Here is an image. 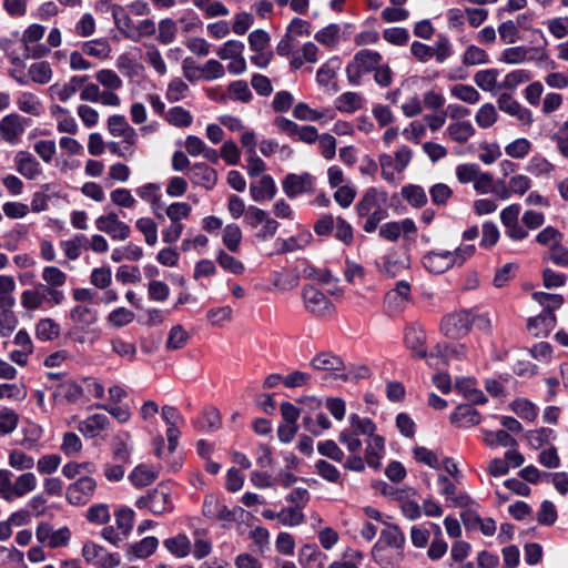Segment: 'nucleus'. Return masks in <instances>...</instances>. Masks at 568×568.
<instances>
[{"mask_svg": "<svg viewBox=\"0 0 568 568\" xmlns=\"http://www.w3.org/2000/svg\"><path fill=\"white\" fill-rule=\"evenodd\" d=\"M106 130L111 136L122 140L121 142L110 141L106 143L110 153L122 159L132 158L135 153L134 146L138 143L139 135L126 118L122 114L109 116L106 120Z\"/></svg>", "mask_w": 568, "mask_h": 568, "instance_id": "f257e3e1", "label": "nucleus"}, {"mask_svg": "<svg viewBox=\"0 0 568 568\" xmlns=\"http://www.w3.org/2000/svg\"><path fill=\"white\" fill-rule=\"evenodd\" d=\"M388 195L385 191L369 187L365 191L358 203L356 212L359 216L366 217L363 230L366 233L376 231L381 221L388 215Z\"/></svg>", "mask_w": 568, "mask_h": 568, "instance_id": "f03ea898", "label": "nucleus"}, {"mask_svg": "<svg viewBox=\"0 0 568 568\" xmlns=\"http://www.w3.org/2000/svg\"><path fill=\"white\" fill-rule=\"evenodd\" d=\"M374 432H376V425L371 418L352 414L348 417V427L339 433L338 440L348 453H359L363 448L359 435H373Z\"/></svg>", "mask_w": 568, "mask_h": 568, "instance_id": "7ed1b4c3", "label": "nucleus"}, {"mask_svg": "<svg viewBox=\"0 0 568 568\" xmlns=\"http://www.w3.org/2000/svg\"><path fill=\"white\" fill-rule=\"evenodd\" d=\"M412 160V150L402 145L394 155L382 153L378 155V164L383 180L390 184H398L402 181V174Z\"/></svg>", "mask_w": 568, "mask_h": 568, "instance_id": "20e7f679", "label": "nucleus"}, {"mask_svg": "<svg viewBox=\"0 0 568 568\" xmlns=\"http://www.w3.org/2000/svg\"><path fill=\"white\" fill-rule=\"evenodd\" d=\"M474 325V315L471 310H456L445 314L439 323L440 333L452 339L465 337Z\"/></svg>", "mask_w": 568, "mask_h": 568, "instance_id": "39448f33", "label": "nucleus"}, {"mask_svg": "<svg viewBox=\"0 0 568 568\" xmlns=\"http://www.w3.org/2000/svg\"><path fill=\"white\" fill-rule=\"evenodd\" d=\"M382 60L383 58L377 51L367 49L358 51L346 67L347 80L352 84L358 85L362 77L375 71Z\"/></svg>", "mask_w": 568, "mask_h": 568, "instance_id": "423d86ee", "label": "nucleus"}, {"mask_svg": "<svg viewBox=\"0 0 568 568\" xmlns=\"http://www.w3.org/2000/svg\"><path fill=\"white\" fill-rule=\"evenodd\" d=\"M64 301V293L44 284H38L32 290H26L21 294V305L28 311H34L44 303L52 306L60 305Z\"/></svg>", "mask_w": 568, "mask_h": 568, "instance_id": "0eeeda50", "label": "nucleus"}, {"mask_svg": "<svg viewBox=\"0 0 568 568\" xmlns=\"http://www.w3.org/2000/svg\"><path fill=\"white\" fill-rule=\"evenodd\" d=\"M135 506L140 509L148 508L154 515L170 513L174 508L171 489L165 484H159L145 496H141Z\"/></svg>", "mask_w": 568, "mask_h": 568, "instance_id": "6e6552de", "label": "nucleus"}, {"mask_svg": "<svg viewBox=\"0 0 568 568\" xmlns=\"http://www.w3.org/2000/svg\"><path fill=\"white\" fill-rule=\"evenodd\" d=\"M301 295L304 308L316 317L331 316L335 311L329 298L314 285H305Z\"/></svg>", "mask_w": 568, "mask_h": 568, "instance_id": "1a4fd4ad", "label": "nucleus"}, {"mask_svg": "<svg viewBox=\"0 0 568 568\" xmlns=\"http://www.w3.org/2000/svg\"><path fill=\"white\" fill-rule=\"evenodd\" d=\"M81 554L89 565L98 568H115L120 564L119 554L109 552L105 548L93 541L85 542Z\"/></svg>", "mask_w": 568, "mask_h": 568, "instance_id": "9d476101", "label": "nucleus"}, {"mask_svg": "<svg viewBox=\"0 0 568 568\" xmlns=\"http://www.w3.org/2000/svg\"><path fill=\"white\" fill-rule=\"evenodd\" d=\"M521 206L513 203L500 212V222L505 227V234L513 241H523L528 237V231L519 223Z\"/></svg>", "mask_w": 568, "mask_h": 568, "instance_id": "9b49d317", "label": "nucleus"}, {"mask_svg": "<svg viewBox=\"0 0 568 568\" xmlns=\"http://www.w3.org/2000/svg\"><path fill=\"white\" fill-rule=\"evenodd\" d=\"M405 541V536L400 529L395 526L387 524L386 527L381 531L379 539L373 548V557L376 562L387 568V565L383 562V552L386 547L400 548Z\"/></svg>", "mask_w": 568, "mask_h": 568, "instance_id": "f8f14e48", "label": "nucleus"}, {"mask_svg": "<svg viewBox=\"0 0 568 568\" xmlns=\"http://www.w3.org/2000/svg\"><path fill=\"white\" fill-rule=\"evenodd\" d=\"M97 486L98 484L92 477H81L69 485L65 491V498L71 505H85L93 497Z\"/></svg>", "mask_w": 568, "mask_h": 568, "instance_id": "ddd939ff", "label": "nucleus"}, {"mask_svg": "<svg viewBox=\"0 0 568 568\" xmlns=\"http://www.w3.org/2000/svg\"><path fill=\"white\" fill-rule=\"evenodd\" d=\"M28 121L18 113H10L0 120V138L10 145H17L26 131Z\"/></svg>", "mask_w": 568, "mask_h": 568, "instance_id": "4468645a", "label": "nucleus"}, {"mask_svg": "<svg viewBox=\"0 0 568 568\" xmlns=\"http://www.w3.org/2000/svg\"><path fill=\"white\" fill-rule=\"evenodd\" d=\"M396 500L399 501L402 511L409 520H415L422 516V506L426 500L414 488L406 487L395 493Z\"/></svg>", "mask_w": 568, "mask_h": 568, "instance_id": "2eb2a0df", "label": "nucleus"}, {"mask_svg": "<svg viewBox=\"0 0 568 568\" xmlns=\"http://www.w3.org/2000/svg\"><path fill=\"white\" fill-rule=\"evenodd\" d=\"M95 227L119 241H125L131 234L130 226L122 222L115 212L99 216L95 220Z\"/></svg>", "mask_w": 568, "mask_h": 568, "instance_id": "dca6fc26", "label": "nucleus"}, {"mask_svg": "<svg viewBox=\"0 0 568 568\" xmlns=\"http://www.w3.org/2000/svg\"><path fill=\"white\" fill-rule=\"evenodd\" d=\"M417 229L413 220L404 219L398 222H388L379 227V236L395 242L400 236L405 240L414 241L416 239Z\"/></svg>", "mask_w": 568, "mask_h": 568, "instance_id": "f3484780", "label": "nucleus"}, {"mask_svg": "<svg viewBox=\"0 0 568 568\" xmlns=\"http://www.w3.org/2000/svg\"><path fill=\"white\" fill-rule=\"evenodd\" d=\"M243 513L240 507L229 509L222 504L214 495H206L202 506V514L204 517L212 520L232 521L235 520L236 514Z\"/></svg>", "mask_w": 568, "mask_h": 568, "instance_id": "a211bd4d", "label": "nucleus"}, {"mask_svg": "<svg viewBox=\"0 0 568 568\" xmlns=\"http://www.w3.org/2000/svg\"><path fill=\"white\" fill-rule=\"evenodd\" d=\"M45 33V28L39 23L30 24L22 33V42L26 47V50L33 59H41L49 54L50 48L45 44H38L34 47H30V44L39 42Z\"/></svg>", "mask_w": 568, "mask_h": 568, "instance_id": "6ab92c4d", "label": "nucleus"}, {"mask_svg": "<svg viewBox=\"0 0 568 568\" xmlns=\"http://www.w3.org/2000/svg\"><path fill=\"white\" fill-rule=\"evenodd\" d=\"M426 333L420 323L407 325L404 333V344L412 355L418 358L426 357Z\"/></svg>", "mask_w": 568, "mask_h": 568, "instance_id": "aec40b11", "label": "nucleus"}, {"mask_svg": "<svg viewBox=\"0 0 568 568\" xmlns=\"http://www.w3.org/2000/svg\"><path fill=\"white\" fill-rule=\"evenodd\" d=\"M314 178L307 172L302 174L290 173L282 182L283 191L290 199L312 192Z\"/></svg>", "mask_w": 568, "mask_h": 568, "instance_id": "412c9836", "label": "nucleus"}, {"mask_svg": "<svg viewBox=\"0 0 568 568\" xmlns=\"http://www.w3.org/2000/svg\"><path fill=\"white\" fill-rule=\"evenodd\" d=\"M410 286L405 281H399L395 288L385 295V308L389 315L399 314L409 301Z\"/></svg>", "mask_w": 568, "mask_h": 568, "instance_id": "4be33fe9", "label": "nucleus"}, {"mask_svg": "<svg viewBox=\"0 0 568 568\" xmlns=\"http://www.w3.org/2000/svg\"><path fill=\"white\" fill-rule=\"evenodd\" d=\"M498 109L510 116H515L523 125H530L534 121L529 109L523 106L509 93H501L497 99Z\"/></svg>", "mask_w": 568, "mask_h": 568, "instance_id": "5701e85b", "label": "nucleus"}, {"mask_svg": "<svg viewBox=\"0 0 568 568\" xmlns=\"http://www.w3.org/2000/svg\"><path fill=\"white\" fill-rule=\"evenodd\" d=\"M187 178L194 185L205 190H213L219 181L216 170L203 162L191 165Z\"/></svg>", "mask_w": 568, "mask_h": 568, "instance_id": "b1692460", "label": "nucleus"}, {"mask_svg": "<svg viewBox=\"0 0 568 568\" xmlns=\"http://www.w3.org/2000/svg\"><path fill=\"white\" fill-rule=\"evenodd\" d=\"M17 171L27 180H36L42 174L38 160L27 151H19L14 155Z\"/></svg>", "mask_w": 568, "mask_h": 568, "instance_id": "393cba45", "label": "nucleus"}, {"mask_svg": "<svg viewBox=\"0 0 568 568\" xmlns=\"http://www.w3.org/2000/svg\"><path fill=\"white\" fill-rule=\"evenodd\" d=\"M456 390L475 405L487 403L485 394L478 388L477 381L473 377H457Z\"/></svg>", "mask_w": 568, "mask_h": 568, "instance_id": "a878e982", "label": "nucleus"}, {"mask_svg": "<svg viewBox=\"0 0 568 568\" xmlns=\"http://www.w3.org/2000/svg\"><path fill=\"white\" fill-rule=\"evenodd\" d=\"M557 324V316L552 312H541L535 317H530L527 323L528 331L536 337L547 336Z\"/></svg>", "mask_w": 568, "mask_h": 568, "instance_id": "bb28decb", "label": "nucleus"}, {"mask_svg": "<svg viewBox=\"0 0 568 568\" xmlns=\"http://www.w3.org/2000/svg\"><path fill=\"white\" fill-rule=\"evenodd\" d=\"M87 80V75H74L67 83H55L51 85L49 88L50 94L52 98H55L61 102H67L77 93Z\"/></svg>", "mask_w": 568, "mask_h": 568, "instance_id": "cd10ccee", "label": "nucleus"}, {"mask_svg": "<svg viewBox=\"0 0 568 568\" xmlns=\"http://www.w3.org/2000/svg\"><path fill=\"white\" fill-rule=\"evenodd\" d=\"M110 426L105 414H93L79 423L78 429L88 438H94Z\"/></svg>", "mask_w": 568, "mask_h": 568, "instance_id": "c85d7f7f", "label": "nucleus"}, {"mask_svg": "<svg viewBox=\"0 0 568 568\" xmlns=\"http://www.w3.org/2000/svg\"><path fill=\"white\" fill-rule=\"evenodd\" d=\"M367 437L365 460L369 467L378 468L381 465L379 460L385 453V439L383 436L375 434V432L373 435H367Z\"/></svg>", "mask_w": 568, "mask_h": 568, "instance_id": "c756f323", "label": "nucleus"}, {"mask_svg": "<svg viewBox=\"0 0 568 568\" xmlns=\"http://www.w3.org/2000/svg\"><path fill=\"white\" fill-rule=\"evenodd\" d=\"M70 320L74 324L75 328L85 331L88 327L97 323L98 312L88 305L78 304L71 308Z\"/></svg>", "mask_w": 568, "mask_h": 568, "instance_id": "7c9ffc66", "label": "nucleus"}, {"mask_svg": "<svg viewBox=\"0 0 568 568\" xmlns=\"http://www.w3.org/2000/svg\"><path fill=\"white\" fill-rule=\"evenodd\" d=\"M276 185L271 175H263L250 184V194L255 202L270 201L275 196Z\"/></svg>", "mask_w": 568, "mask_h": 568, "instance_id": "2f4dec72", "label": "nucleus"}, {"mask_svg": "<svg viewBox=\"0 0 568 568\" xmlns=\"http://www.w3.org/2000/svg\"><path fill=\"white\" fill-rule=\"evenodd\" d=\"M310 365L316 371L325 372H339L345 368L343 359L331 352H321L316 354L312 358Z\"/></svg>", "mask_w": 568, "mask_h": 568, "instance_id": "473e14b6", "label": "nucleus"}, {"mask_svg": "<svg viewBox=\"0 0 568 568\" xmlns=\"http://www.w3.org/2000/svg\"><path fill=\"white\" fill-rule=\"evenodd\" d=\"M18 109L29 115L40 116L43 112V104L38 95L32 92H20L16 98Z\"/></svg>", "mask_w": 568, "mask_h": 568, "instance_id": "72a5a7b5", "label": "nucleus"}, {"mask_svg": "<svg viewBox=\"0 0 568 568\" xmlns=\"http://www.w3.org/2000/svg\"><path fill=\"white\" fill-rule=\"evenodd\" d=\"M165 549L176 558H185L191 554L192 541L185 534H178L163 541Z\"/></svg>", "mask_w": 568, "mask_h": 568, "instance_id": "f704fd0d", "label": "nucleus"}, {"mask_svg": "<svg viewBox=\"0 0 568 568\" xmlns=\"http://www.w3.org/2000/svg\"><path fill=\"white\" fill-rule=\"evenodd\" d=\"M159 476V467L145 464L138 465L129 475V480L135 487H145L151 485Z\"/></svg>", "mask_w": 568, "mask_h": 568, "instance_id": "c9c22d12", "label": "nucleus"}, {"mask_svg": "<svg viewBox=\"0 0 568 568\" xmlns=\"http://www.w3.org/2000/svg\"><path fill=\"white\" fill-rule=\"evenodd\" d=\"M450 422L458 424L460 427H469L478 425L481 422V416L478 410L469 405H460L450 415Z\"/></svg>", "mask_w": 568, "mask_h": 568, "instance_id": "e433bc0d", "label": "nucleus"}, {"mask_svg": "<svg viewBox=\"0 0 568 568\" xmlns=\"http://www.w3.org/2000/svg\"><path fill=\"white\" fill-rule=\"evenodd\" d=\"M456 264V258L449 251L428 252V272L442 274Z\"/></svg>", "mask_w": 568, "mask_h": 568, "instance_id": "4c0bfd02", "label": "nucleus"}, {"mask_svg": "<svg viewBox=\"0 0 568 568\" xmlns=\"http://www.w3.org/2000/svg\"><path fill=\"white\" fill-rule=\"evenodd\" d=\"M113 456L120 462L130 463L133 452L132 438L128 432H122L113 438Z\"/></svg>", "mask_w": 568, "mask_h": 568, "instance_id": "58836bf2", "label": "nucleus"}, {"mask_svg": "<svg viewBox=\"0 0 568 568\" xmlns=\"http://www.w3.org/2000/svg\"><path fill=\"white\" fill-rule=\"evenodd\" d=\"M446 131L448 136L457 143H466L476 133V129L467 120L450 123Z\"/></svg>", "mask_w": 568, "mask_h": 568, "instance_id": "ea45409f", "label": "nucleus"}, {"mask_svg": "<svg viewBox=\"0 0 568 568\" xmlns=\"http://www.w3.org/2000/svg\"><path fill=\"white\" fill-rule=\"evenodd\" d=\"M16 290V282L12 276L0 275V310L9 311L16 304L13 292Z\"/></svg>", "mask_w": 568, "mask_h": 568, "instance_id": "a19ab883", "label": "nucleus"}, {"mask_svg": "<svg viewBox=\"0 0 568 568\" xmlns=\"http://www.w3.org/2000/svg\"><path fill=\"white\" fill-rule=\"evenodd\" d=\"M37 487V477L32 473H23L18 476L12 484L11 501L16 498H21L24 495L33 491Z\"/></svg>", "mask_w": 568, "mask_h": 568, "instance_id": "79ce46f5", "label": "nucleus"}, {"mask_svg": "<svg viewBox=\"0 0 568 568\" xmlns=\"http://www.w3.org/2000/svg\"><path fill=\"white\" fill-rule=\"evenodd\" d=\"M312 235L310 233L300 234L288 239H277L276 245L278 246L277 253L284 254L304 250L311 242Z\"/></svg>", "mask_w": 568, "mask_h": 568, "instance_id": "37998d69", "label": "nucleus"}, {"mask_svg": "<svg viewBox=\"0 0 568 568\" xmlns=\"http://www.w3.org/2000/svg\"><path fill=\"white\" fill-rule=\"evenodd\" d=\"M335 108L343 113H354L363 106V97L356 92H345L336 98Z\"/></svg>", "mask_w": 568, "mask_h": 568, "instance_id": "c03bdc74", "label": "nucleus"}, {"mask_svg": "<svg viewBox=\"0 0 568 568\" xmlns=\"http://www.w3.org/2000/svg\"><path fill=\"white\" fill-rule=\"evenodd\" d=\"M535 49L527 47H510L503 51L500 61L508 64H519L526 61H531L534 59L530 53H532Z\"/></svg>", "mask_w": 568, "mask_h": 568, "instance_id": "a18cd8bd", "label": "nucleus"}, {"mask_svg": "<svg viewBox=\"0 0 568 568\" xmlns=\"http://www.w3.org/2000/svg\"><path fill=\"white\" fill-rule=\"evenodd\" d=\"M453 53V45L446 36L438 34L433 45H428V58H435L438 62H444Z\"/></svg>", "mask_w": 568, "mask_h": 568, "instance_id": "49530a36", "label": "nucleus"}, {"mask_svg": "<svg viewBox=\"0 0 568 568\" xmlns=\"http://www.w3.org/2000/svg\"><path fill=\"white\" fill-rule=\"evenodd\" d=\"M82 52L89 57L105 60L110 57L111 45L106 39L87 41L82 44Z\"/></svg>", "mask_w": 568, "mask_h": 568, "instance_id": "de8ad7c7", "label": "nucleus"}, {"mask_svg": "<svg viewBox=\"0 0 568 568\" xmlns=\"http://www.w3.org/2000/svg\"><path fill=\"white\" fill-rule=\"evenodd\" d=\"M314 38L317 42L327 48H335L339 43L341 28L338 24L331 23L318 30Z\"/></svg>", "mask_w": 568, "mask_h": 568, "instance_id": "09e8293b", "label": "nucleus"}, {"mask_svg": "<svg viewBox=\"0 0 568 568\" xmlns=\"http://www.w3.org/2000/svg\"><path fill=\"white\" fill-rule=\"evenodd\" d=\"M510 409L521 419L534 422L538 416V407L526 398H517L510 403Z\"/></svg>", "mask_w": 568, "mask_h": 568, "instance_id": "8fccbe9b", "label": "nucleus"}, {"mask_svg": "<svg viewBox=\"0 0 568 568\" xmlns=\"http://www.w3.org/2000/svg\"><path fill=\"white\" fill-rule=\"evenodd\" d=\"M498 113L493 103H484L475 114V121L480 129H489L498 121Z\"/></svg>", "mask_w": 568, "mask_h": 568, "instance_id": "3c124183", "label": "nucleus"}, {"mask_svg": "<svg viewBox=\"0 0 568 568\" xmlns=\"http://www.w3.org/2000/svg\"><path fill=\"white\" fill-rule=\"evenodd\" d=\"M206 320L214 327H223L232 322L233 310L227 305L210 308L206 313Z\"/></svg>", "mask_w": 568, "mask_h": 568, "instance_id": "603ef678", "label": "nucleus"}, {"mask_svg": "<svg viewBox=\"0 0 568 568\" xmlns=\"http://www.w3.org/2000/svg\"><path fill=\"white\" fill-rule=\"evenodd\" d=\"M483 439L489 447H513L517 445L515 438H513L506 430H483Z\"/></svg>", "mask_w": 568, "mask_h": 568, "instance_id": "864d4df0", "label": "nucleus"}, {"mask_svg": "<svg viewBox=\"0 0 568 568\" xmlns=\"http://www.w3.org/2000/svg\"><path fill=\"white\" fill-rule=\"evenodd\" d=\"M501 154V148L497 142L484 141L478 144V159L486 165L494 164Z\"/></svg>", "mask_w": 568, "mask_h": 568, "instance_id": "5fc2aeb1", "label": "nucleus"}, {"mask_svg": "<svg viewBox=\"0 0 568 568\" xmlns=\"http://www.w3.org/2000/svg\"><path fill=\"white\" fill-rule=\"evenodd\" d=\"M428 467L435 469H445L447 474L455 477L459 473L457 465L449 457L443 456L437 452L428 450Z\"/></svg>", "mask_w": 568, "mask_h": 568, "instance_id": "6e6d98bb", "label": "nucleus"}, {"mask_svg": "<svg viewBox=\"0 0 568 568\" xmlns=\"http://www.w3.org/2000/svg\"><path fill=\"white\" fill-rule=\"evenodd\" d=\"M60 334V326L52 318H42L36 325L38 339L47 342L57 338Z\"/></svg>", "mask_w": 568, "mask_h": 568, "instance_id": "4d7b16f0", "label": "nucleus"}, {"mask_svg": "<svg viewBox=\"0 0 568 568\" xmlns=\"http://www.w3.org/2000/svg\"><path fill=\"white\" fill-rule=\"evenodd\" d=\"M156 537L149 536L130 546V552L138 559H144L151 556L158 548Z\"/></svg>", "mask_w": 568, "mask_h": 568, "instance_id": "13d9d810", "label": "nucleus"}, {"mask_svg": "<svg viewBox=\"0 0 568 568\" xmlns=\"http://www.w3.org/2000/svg\"><path fill=\"white\" fill-rule=\"evenodd\" d=\"M164 118L171 125L176 128H187L193 121L192 114L182 106L171 108Z\"/></svg>", "mask_w": 568, "mask_h": 568, "instance_id": "bf43d9fd", "label": "nucleus"}, {"mask_svg": "<svg viewBox=\"0 0 568 568\" xmlns=\"http://www.w3.org/2000/svg\"><path fill=\"white\" fill-rule=\"evenodd\" d=\"M190 88L181 78H173L166 88L165 98L169 102H179L186 98Z\"/></svg>", "mask_w": 568, "mask_h": 568, "instance_id": "052dcab7", "label": "nucleus"}, {"mask_svg": "<svg viewBox=\"0 0 568 568\" xmlns=\"http://www.w3.org/2000/svg\"><path fill=\"white\" fill-rule=\"evenodd\" d=\"M178 34L176 22L171 18H164L160 20L158 26V41L161 44H171Z\"/></svg>", "mask_w": 568, "mask_h": 568, "instance_id": "680f3d73", "label": "nucleus"}, {"mask_svg": "<svg viewBox=\"0 0 568 568\" xmlns=\"http://www.w3.org/2000/svg\"><path fill=\"white\" fill-rule=\"evenodd\" d=\"M556 170V166L541 155L532 156L527 165V171L535 176H549Z\"/></svg>", "mask_w": 568, "mask_h": 568, "instance_id": "e2e57ef3", "label": "nucleus"}, {"mask_svg": "<svg viewBox=\"0 0 568 568\" xmlns=\"http://www.w3.org/2000/svg\"><path fill=\"white\" fill-rule=\"evenodd\" d=\"M135 227L144 236L148 245L154 246L158 242V225L151 217H140L135 222Z\"/></svg>", "mask_w": 568, "mask_h": 568, "instance_id": "0e129e2a", "label": "nucleus"}, {"mask_svg": "<svg viewBox=\"0 0 568 568\" xmlns=\"http://www.w3.org/2000/svg\"><path fill=\"white\" fill-rule=\"evenodd\" d=\"M88 243V239L84 235L79 234L71 240L62 241L60 245L65 256L69 260L74 261L80 257L81 248L87 247Z\"/></svg>", "mask_w": 568, "mask_h": 568, "instance_id": "69168bd1", "label": "nucleus"}, {"mask_svg": "<svg viewBox=\"0 0 568 568\" xmlns=\"http://www.w3.org/2000/svg\"><path fill=\"white\" fill-rule=\"evenodd\" d=\"M193 537L191 554L199 560L207 557L212 551V542L205 537V531L195 530Z\"/></svg>", "mask_w": 568, "mask_h": 568, "instance_id": "338daca9", "label": "nucleus"}, {"mask_svg": "<svg viewBox=\"0 0 568 568\" xmlns=\"http://www.w3.org/2000/svg\"><path fill=\"white\" fill-rule=\"evenodd\" d=\"M229 95L232 100L242 103H248L253 99V93L248 88V84L243 80H236L227 87Z\"/></svg>", "mask_w": 568, "mask_h": 568, "instance_id": "774afa93", "label": "nucleus"}]
</instances>
